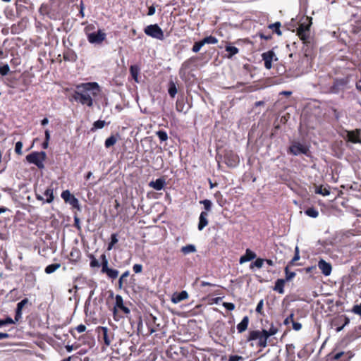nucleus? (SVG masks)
Listing matches in <instances>:
<instances>
[{
  "label": "nucleus",
  "mask_w": 361,
  "mask_h": 361,
  "mask_svg": "<svg viewBox=\"0 0 361 361\" xmlns=\"http://www.w3.org/2000/svg\"><path fill=\"white\" fill-rule=\"evenodd\" d=\"M76 89L71 96L73 99L89 107L93 106V99L87 92H91L92 95L96 97L100 92V87L96 82L80 83L76 85Z\"/></svg>",
  "instance_id": "nucleus-1"
},
{
  "label": "nucleus",
  "mask_w": 361,
  "mask_h": 361,
  "mask_svg": "<svg viewBox=\"0 0 361 361\" xmlns=\"http://www.w3.org/2000/svg\"><path fill=\"white\" fill-rule=\"evenodd\" d=\"M88 257L90 259V267L91 268H99L102 267V274H106L111 281H114L118 276L119 271L117 269L109 267V260L104 253L100 256L101 263L99 262V260L97 259L92 254H90Z\"/></svg>",
  "instance_id": "nucleus-2"
},
{
  "label": "nucleus",
  "mask_w": 361,
  "mask_h": 361,
  "mask_svg": "<svg viewBox=\"0 0 361 361\" xmlns=\"http://www.w3.org/2000/svg\"><path fill=\"white\" fill-rule=\"evenodd\" d=\"M312 25V18L309 16H302L299 21L297 35L303 44L310 43V27Z\"/></svg>",
  "instance_id": "nucleus-3"
},
{
  "label": "nucleus",
  "mask_w": 361,
  "mask_h": 361,
  "mask_svg": "<svg viewBox=\"0 0 361 361\" xmlns=\"http://www.w3.org/2000/svg\"><path fill=\"white\" fill-rule=\"evenodd\" d=\"M216 159L218 162V167H221V161H223L227 165L228 167L235 168L236 167L239 162L240 159L238 155L235 153L233 150L225 149L224 151V154L221 155L219 153L216 155Z\"/></svg>",
  "instance_id": "nucleus-4"
},
{
  "label": "nucleus",
  "mask_w": 361,
  "mask_h": 361,
  "mask_svg": "<svg viewBox=\"0 0 361 361\" xmlns=\"http://www.w3.org/2000/svg\"><path fill=\"white\" fill-rule=\"evenodd\" d=\"M348 83V77L334 78L331 85L324 87V92L326 94H338L345 91Z\"/></svg>",
  "instance_id": "nucleus-5"
},
{
  "label": "nucleus",
  "mask_w": 361,
  "mask_h": 361,
  "mask_svg": "<svg viewBox=\"0 0 361 361\" xmlns=\"http://www.w3.org/2000/svg\"><path fill=\"white\" fill-rule=\"evenodd\" d=\"M130 312V309L125 305L123 299L121 295H116L115 296V303L113 308V315L115 320L117 317H123L124 315H128Z\"/></svg>",
  "instance_id": "nucleus-6"
},
{
  "label": "nucleus",
  "mask_w": 361,
  "mask_h": 361,
  "mask_svg": "<svg viewBox=\"0 0 361 361\" xmlns=\"http://www.w3.org/2000/svg\"><path fill=\"white\" fill-rule=\"evenodd\" d=\"M97 332L98 341L103 344V348L111 345L114 338V334L111 329L106 326H98Z\"/></svg>",
  "instance_id": "nucleus-7"
},
{
  "label": "nucleus",
  "mask_w": 361,
  "mask_h": 361,
  "mask_svg": "<svg viewBox=\"0 0 361 361\" xmlns=\"http://www.w3.org/2000/svg\"><path fill=\"white\" fill-rule=\"evenodd\" d=\"M47 159V154L45 152H33L26 156V160L37 166L39 169H43L44 165L43 162Z\"/></svg>",
  "instance_id": "nucleus-8"
},
{
  "label": "nucleus",
  "mask_w": 361,
  "mask_h": 361,
  "mask_svg": "<svg viewBox=\"0 0 361 361\" xmlns=\"http://www.w3.org/2000/svg\"><path fill=\"white\" fill-rule=\"evenodd\" d=\"M268 337L264 334H262V331L253 330L249 332L247 341H251L258 339L257 346L262 348H264L267 346Z\"/></svg>",
  "instance_id": "nucleus-9"
},
{
  "label": "nucleus",
  "mask_w": 361,
  "mask_h": 361,
  "mask_svg": "<svg viewBox=\"0 0 361 361\" xmlns=\"http://www.w3.org/2000/svg\"><path fill=\"white\" fill-rule=\"evenodd\" d=\"M353 356L351 351L331 352L326 356L325 361H350Z\"/></svg>",
  "instance_id": "nucleus-10"
},
{
  "label": "nucleus",
  "mask_w": 361,
  "mask_h": 361,
  "mask_svg": "<svg viewBox=\"0 0 361 361\" xmlns=\"http://www.w3.org/2000/svg\"><path fill=\"white\" fill-rule=\"evenodd\" d=\"M145 33L157 39L163 40L164 39V35L163 30L157 24L149 25L145 27Z\"/></svg>",
  "instance_id": "nucleus-11"
},
{
  "label": "nucleus",
  "mask_w": 361,
  "mask_h": 361,
  "mask_svg": "<svg viewBox=\"0 0 361 361\" xmlns=\"http://www.w3.org/2000/svg\"><path fill=\"white\" fill-rule=\"evenodd\" d=\"M310 152L309 147L301 144L300 142H293L288 149V153L298 156L299 154L307 155Z\"/></svg>",
  "instance_id": "nucleus-12"
},
{
  "label": "nucleus",
  "mask_w": 361,
  "mask_h": 361,
  "mask_svg": "<svg viewBox=\"0 0 361 361\" xmlns=\"http://www.w3.org/2000/svg\"><path fill=\"white\" fill-rule=\"evenodd\" d=\"M345 135H343L344 139L353 144H361V129H355L353 130H345Z\"/></svg>",
  "instance_id": "nucleus-13"
},
{
  "label": "nucleus",
  "mask_w": 361,
  "mask_h": 361,
  "mask_svg": "<svg viewBox=\"0 0 361 361\" xmlns=\"http://www.w3.org/2000/svg\"><path fill=\"white\" fill-rule=\"evenodd\" d=\"M106 35L102 30L90 34L87 40L91 44H101L106 39Z\"/></svg>",
  "instance_id": "nucleus-14"
},
{
  "label": "nucleus",
  "mask_w": 361,
  "mask_h": 361,
  "mask_svg": "<svg viewBox=\"0 0 361 361\" xmlns=\"http://www.w3.org/2000/svg\"><path fill=\"white\" fill-rule=\"evenodd\" d=\"M262 58L264 63V67L268 70H270L271 68L272 62L274 61L278 60V59L273 50H269L267 52H264L262 54Z\"/></svg>",
  "instance_id": "nucleus-15"
},
{
  "label": "nucleus",
  "mask_w": 361,
  "mask_h": 361,
  "mask_svg": "<svg viewBox=\"0 0 361 361\" xmlns=\"http://www.w3.org/2000/svg\"><path fill=\"white\" fill-rule=\"evenodd\" d=\"M61 197L66 202H68L73 208L80 209L78 200L68 190H63L61 193Z\"/></svg>",
  "instance_id": "nucleus-16"
},
{
  "label": "nucleus",
  "mask_w": 361,
  "mask_h": 361,
  "mask_svg": "<svg viewBox=\"0 0 361 361\" xmlns=\"http://www.w3.org/2000/svg\"><path fill=\"white\" fill-rule=\"evenodd\" d=\"M81 258V252L77 247H72L68 255L69 262L73 264L78 263Z\"/></svg>",
  "instance_id": "nucleus-17"
},
{
  "label": "nucleus",
  "mask_w": 361,
  "mask_h": 361,
  "mask_svg": "<svg viewBox=\"0 0 361 361\" xmlns=\"http://www.w3.org/2000/svg\"><path fill=\"white\" fill-rule=\"evenodd\" d=\"M318 267L321 270L322 273L326 276H329L331 273V264L329 262H326L324 259H321L318 262Z\"/></svg>",
  "instance_id": "nucleus-18"
},
{
  "label": "nucleus",
  "mask_w": 361,
  "mask_h": 361,
  "mask_svg": "<svg viewBox=\"0 0 361 361\" xmlns=\"http://www.w3.org/2000/svg\"><path fill=\"white\" fill-rule=\"evenodd\" d=\"M29 302V300L25 298L17 304L15 312V320L18 322L22 318V310L25 305Z\"/></svg>",
  "instance_id": "nucleus-19"
},
{
  "label": "nucleus",
  "mask_w": 361,
  "mask_h": 361,
  "mask_svg": "<svg viewBox=\"0 0 361 361\" xmlns=\"http://www.w3.org/2000/svg\"><path fill=\"white\" fill-rule=\"evenodd\" d=\"M257 257V255L255 252L252 251L250 249H247L245 250V255L241 256L239 259V263L240 264H244L247 262H250L254 259H255Z\"/></svg>",
  "instance_id": "nucleus-20"
},
{
  "label": "nucleus",
  "mask_w": 361,
  "mask_h": 361,
  "mask_svg": "<svg viewBox=\"0 0 361 361\" xmlns=\"http://www.w3.org/2000/svg\"><path fill=\"white\" fill-rule=\"evenodd\" d=\"M188 298V293L185 290H182L180 293L176 292L171 296V302L177 304Z\"/></svg>",
  "instance_id": "nucleus-21"
},
{
  "label": "nucleus",
  "mask_w": 361,
  "mask_h": 361,
  "mask_svg": "<svg viewBox=\"0 0 361 361\" xmlns=\"http://www.w3.org/2000/svg\"><path fill=\"white\" fill-rule=\"evenodd\" d=\"M208 213L207 212H202L199 217L198 230L202 231L209 224Z\"/></svg>",
  "instance_id": "nucleus-22"
},
{
  "label": "nucleus",
  "mask_w": 361,
  "mask_h": 361,
  "mask_svg": "<svg viewBox=\"0 0 361 361\" xmlns=\"http://www.w3.org/2000/svg\"><path fill=\"white\" fill-rule=\"evenodd\" d=\"M63 60L66 61L75 62L78 59L76 53L71 49H68L63 54Z\"/></svg>",
  "instance_id": "nucleus-23"
},
{
  "label": "nucleus",
  "mask_w": 361,
  "mask_h": 361,
  "mask_svg": "<svg viewBox=\"0 0 361 361\" xmlns=\"http://www.w3.org/2000/svg\"><path fill=\"white\" fill-rule=\"evenodd\" d=\"M166 185V180L164 178H159L154 181H150L149 186L154 188L156 190H161L164 188Z\"/></svg>",
  "instance_id": "nucleus-24"
},
{
  "label": "nucleus",
  "mask_w": 361,
  "mask_h": 361,
  "mask_svg": "<svg viewBox=\"0 0 361 361\" xmlns=\"http://www.w3.org/2000/svg\"><path fill=\"white\" fill-rule=\"evenodd\" d=\"M286 281L284 279H279L275 281L274 286L273 287V290L279 293V294L284 293V286Z\"/></svg>",
  "instance_id": "nucleus-25"
},
{
  "label": "nucleus",
  "mask_w": 361,
  "mask_h": 361,
  "mask_svg": "<svg viewBox=\"0 0 361 361\" xmlns=\"http://www.w3.org/2000/svg\"><path fill=\"white\" fill-rule=\"evenodd\" d=\"M225 50L228 53L226 57L231 59L234 55L239 52L238 48L232 46L230 42H226Z\"/></svg>",
  "instance_id": "nucleus-26"
},
{
  "label": "nucleus",
  "mask_w": 361,
  "mask_h": 361,
  "mask_svg": "<svg viewBox=\"0 0 361 361\" xmlns=\"http://www.w3.org/2000/svg\"><path fill=\"white\" fill-rule=\"evenodd\" d=\"M130 272L129 271H126L124 273L121 274L118 281V288L123 289L127 286L128 281L127 278L129 276Z\"/></svg>",
  "instance_id": "nucleus-27"
},
{
  "label": "nucleus",
  "mask_w": 361,
  "mask_h": 361,
  "mask_svg": "<svg viewBox=\"0 0 361 361\" xmlns=\"http://www.w3.org/2000/svg\"><path fill=\"white\" fill-rule=\"evenodd\" d=\"M281 27V23L279 21L274 23L269 24L267 26L268 29L272 31V34H276L278 36H281L282 35Z\"/></svg>",
  "instance_id": "nucleus-28"
},
{
  "label": "nucleus",
  "mask_w": 361,
  "mask_h": 361,
  "mask_svg": "<svg viewBox=\"0 0 361 361\" xmlns=\"http://www.w3.org/2000/svg\"><path fill=\"white\" fill-rule=\"evenodd\" d=\"M249 324V317L247 316H245L242 321L237 325V330L238 333L244 332L248 326Z\"/></svg>",
  "instance_id": "nucleus-29"
},
{
  "label": "nucleus",
  "mask_w": 361,
  "mask_h": 361,
  "mask_svg": "<svg viewBox=\"0 0 361 361\" xmlns=\"http://www.w3.org/2000/svg\"><path fill=\"white\" fill-rule=\"evenodd\" d=\"M119 137H120V135H119V134L117 133L116 135H112L110 137H109L108 138H106L104 142L105 147L110 148L111 147L114 146L116 143L118 138H119Z\"/></svg>",
  "instance_id": "nucleus-30"
},
{
  "label": "nucleus",
  "mask_w": 361,
  "mask_h": 361,
  "mask_svg": "<svg viewBox=\"0 0 361 361\" xmlns=\"http://www.w3.org/2000/svg\"><path fill=\"white\" fill-rule=\"evenodd\" d=\"M130 73L132 77V78L135 80L136 82H139L138 76L140 73V68L137 65H132L130 67Z\"/></svg>",
  "instance_id": "nucleus-31"
},
{
  "label": "nucleus",
  "mask_w": 361,
  "mask_h": 361,
  "mask_svg": "<svg viewBox=\"0 0 361 361\" xmlns=\"http://www.w3.org/2000/svg\"><path fill=\"white\" fill-rule=\"evenodd\" d=\"M24 27L22 21L18 22V23L13 24L11 27V32L13 35H17L23 32Z\"/></svg>",
  "instance_id": "nucleus-32"
},
{
  "label": "nucleus",
  "mask_w": 361,
  "mask_h": 361,
  "mask_svg": "<svg viewBox=\"0 0 361 361\" xmlns=\"http://www.w3.org/2000/svg\"><path fill=\"white\" fill-rule=\"evenodd\" d=\"M196 251V247L192 244L183 246L180 249V252L185 255H188L190 253L195 252Z\"/></svg>",
  "instance_id": "nucleus-33"
},
{
  "label": "nucleus",
  "mask_w": 361,
  "mask_h": 361,
  "mask_svg": "<svg viewBox=\"0 0 361 361\" xmlns=\"http://www.w3.org/2000/svg\"><path fill=\"white\" fill-rule=\"evenodd\" d=\"M44 196L47 197L45 200V202L47 203H51L54 201V190L51 187L46 189V190L44 192Z\"/></svg>",
  "instance_id": "nucleus-34"
},
{
  "label": "nucleus",
  "mask_w": 361,
  "mask_h": 361,
  "mask_svg": "<svg viewBox=\"0 0 361 361\" xmlns=\"http://www.w3.org/2000/svg\"><path fill=\"white\" fill-rule=\"evenodd\" d=\"M5 17L10 20L15 19V13L13 9L10 6H6L4 11Z\"/></svg>",
  "instance_id": "nucleus-35"
},
{
  "label": "nucleus",
  "mask_w": 361,
  "mask_h": 361,
  "mask_svg": "<svg viewBox=\"0 0 361 361\" xmlns=\"http://www.w3.org/2000/svg\"><path fill=\"white\" fill-rule=\"evenodd\" d=\"M61 267L60 263L51 264L46 267L44 271L47 274L54 273L56 270Z\"/></svg>",
  "instance_id": "nucleus-36"
},
{
  "label": "nucleus",
  "mask_w": 361,
  "mask_h": 361,
  "mask_svg": "<svg viewBox=\"0 0 361 361\" xmlns=\"http://www.w3.org/2000/svg\"><path fill=\"white\" fill-rule=\"evenodd\" d=\"M305 214L312 218H317L319 216V212L314 207H309L305 210Z\"/></svg>",
  "instance_id": "nucleus-37"
},
{
  "label": "nucleus",
  "mask_w": 361,
  "mask_h": 361,
  "mask_svg": "<svg viewBox=\"0 0 361 361\" xmlns=\"http://www.w3.org/2000/svg\"><path fill=\"white\" fill-rule=\"evenodd\" d=\"M289 267H290L289 265H287L284 269V271H285V274H286V278L284 279L286 281H291L296 275V274L295 272L290 271Z\"/></svg>",
  "instance_id": "nucleus-38"
},
{
  "label": "nucleus",
  "mask_w": 361,
  "mask_h": 361,
  "mask_svg": "<svg viewBox=\"0 0 361 361\" xmlns=\"http://www.w3.org/2000/svg\"><path fill=\"white\" fill-rule=\"evenodd\" d=\"M315 192L317 194L322 195L323 196H327L330 194V190H329V188L323 187V185H320L316 188Z\"/></svg>",
  "instance_id": "nucleus-39"
},
{
  "label": "nucleus",
  "mask_w": 361,
  "mask_h": 361,
  "mask_svg": "<svg viewBox=\"0 0 361 361\" xmlns=\"http://www.w3.org/2000/svg\"><path fill=\"white\" fill-rule=\"evenodd\" d=\"M168 92H169V95L172 98H173L175 97V95L176 94V93H177L176 85V84L173 81H171L169 82V84Z\"/></svg>",
  "instance_id": "nucleus-40"
},
{
  "label": "nucleus",
  "mask_w": 361,
  "mask_h": 361,
  "mask_svg": "<svg viewBox=\"0 0 361 361\" xmlns=\"http://www.w3.org/2000/svg\"><path fill=\"white\" fill-rule=\"evenodd\" d=\"M118 235L116 233H112L111 235V241L108 244L107 250H111L114 246L118 243Z\"/></svg>",
  "instance_id": "nucleus-41"
},
{
  "label": "nucleus",
  "mask_w": 361,
  "mask_h": 361,
  "mask_svg": "<svg viewBox=\"0 0 361 361\" xmlns=\"http://www.w3.org/2000/svg\"><path fill=\"white\" fill-rule=\"evenodd\" d=\"M185 106V102H184V99L183 98L178 99L176 100V109L177 111H178V112L184 111Z\"/></svg>",
  "instance_id": "nucleus-42"
},
{
  "label": "nucleus",
  "mask_w": 361,
  "mask_h": 361,
  "mask_svg": "<svg viewBox=\"0 0 361 361\" xmlns=\"http://www.w3.org/2000/svg\"><path fill=\"white\" fill-rule=\"evenodd\" d=\"M278 332V329L273 325L271 326L269 330H262V334H264L266 336L269 338L271 336L275 335Z\"/></svg>",
  "instance_id": "nucleus-43"
},
{
  "label": "nucleus",
  "mask_w": 361,
  "mask_h": 361,
  "mask_svg": "<svg viewBox=\"0 0 361 361\" xmlns=\"http://www.w3.org/2000/svg\"><path fill=\"white\" fill-rule=\"evenodd\" d=\"M264 259L262 258H257L255 262H252L250 265V269H252L255 267L260 269L262 267Z\"/></svg>",
  "instance_id": "nucleus-44"
},
{
  "label": "nucleus",
  "mask_w": 361,
  "mask_h": 361,
  "mask_svg": "<svg viewBox=\"0 0 361 361\" xmlns=\"http://www.w3.org/2000/svg\"><path fill=\"white\" fill-rule=\"evenodd\" d=\"M202 44H204V45L205 44H214L218 42V39L215 37L210 35V36L206 37L204 39H202Z\"/></svg>",
  "instance_id": "nucleus-45"
},
{
  "label": "nucleus",
  "mask_w": 361,
  "mask_h": 361,
  "mask_svg": "<svg viewBox=\"0 0 361 361\" xmlns=\"http://www.w3.org/2000/svg\"><path fill=\"white\" fill-rule=\"evenodd\" d=\"M106 123L104 121L98 120L93 123V127L91 128V131H94L97 129H102L104 127Z\"/></svg>",
  "instance_id": "nucleus-46"
},
{
  "label": "nucleus",
  "mask_w": 361,
  "mask_h": 361,
  "mask_svg": "<svg viewBox=\"0 0 361 361\" xmlns=\"http://www.w3.org/2000/svg\"><path fill=\"white\" fill-rule=\"evenodd\" d=\"M95 25L94 24H88L84 28V31L85 35H87V38L88 37L90 34L94 32Z\"/></svg>",
  "instance_id": "nucleus-47"
},
{
  "label": "nucleus",
  "mask_w": 361,
  "mask_h": 361,
  "mask_svg": "<svg viewBox=\"0 0 361 361\" xmlns=\"http://www.w3.org/2000/svg\"><path fill=\"white\" fill-rule=\"evenodd\" d=\"M156 134L161 142H164L168 140V135L164 130H159L156 133Z\"/></svg>",
  "instance_id": "nucleus-48"
},
{
  "label": "nucleus",
  "mask_w": 361,
  "mask_h": 361,
  "mask_svg": "<svg viewBox=\"0 0 361 361\" xmlns=\"http://www.w3.org/2000/svg\"><path fill=\"white\" fill-rule=\"evenodd\" d=\"M10 72V68L8 64H4L0 66V75L6 76Z\"/></svg>",
  "instance_id": "nucleus-49"
},
{
  "label": "nucleus",
  "mask_w": 361,
  "mask_h": 361,
  "mask_svg": "<svg viewBox=\"0 0 361 361\" xmlns=\"http://www.w3.org/2000/svg\"><path fill=\"white\" fill-rule=\"evenodd\" d=\"M200 203L204 205V208L205 209L204 212H207L208 213V212L211 211L212 204L210 200H204L200 201Z\"/></svg>",
  "instance_id": "nucleus-50"
},
{
  "label": "nucleus",
  "mask_w": 361,
  "mask_h": 361,
  "mask_svg": "<svg viewBox=\"0 0 361 361\" xmlns=\"http://www.w3.org/2000/svg\"><path fill=\"white\" fill-rule=\"evenodd\" d=\"M300 259V254H299V250L298 247H295V255L293 259L288 262V265L289 266H293L295 265V262Z\"/></svg>",
  "instance_id": "nucleus-51"
},
{
  "label": "nucleus",
  "mask_w": 361,
  "mask_h": 361,
  "mask_svg": "<svg viewBox=\"0 0 361 361\" xmlns=\"http://www.w3.org/2000/svg\"><path fill=\"white\" fill-rule=\"evenodd\" d=\"M203 46H204V44H202V40H200L199 42H195L193 47L192 48V51L195 53H197L200 50V49Z\"/></svg>",
  "instance_id": "nucleus-52"
},
{
  "label": "nucleus",
  "mask_w": 361,
  "mask_h": 361,
  "mask_svg": "<svg viewBox=\"0 0 361 361\" xmlns=\"http://www.w3.org/2000/svg\"><path fill=\"white\" fill-rule=\"evenodd\" d=\"M257 35L261 38V39H265V40H271L272 39V34H265L264 32L260 31L257 33Z\"/></svg>",
  "instance_id": "nucleus-53"
},
{
  "label": "nucleus",
  "mask_w": 361,
  "mask_h": 361,
  "mask_svg": "<svg viewBox=\"0 0 361 361\" xmlns=\"http://www.w3.org/2000/svg\"><path fill=\"white\" fill-rule=\"evenodd\" d=\"M22 148L23 142L20 141L17 142L15 146V152L18 155L22 154Z\"/></svg>",
  "instance_id": "nucleus-54"
},
{
  "label": "nucleus",
  "mask_w": 361,
  "mask_h": 361,
  "mask_svg": "<svg viewBox=\"0 0 361 361\" xmlns=\"http://www.w3.org/2000/svg\"><path fill=\"white\" fill-rule=\"evenodd\" d=\"M294 313H291L288 317H287L284 321H283V324L285 325H288L290 323H293L294 322Z\"/></svg>",
  "instance_id": "nucleus-55"
},
{
  "label": "nucleus",
  "mask_w": 361,
  "mask_h": 361,
  "mask_svg": "<svg viewBox=\"0 0 361 361\" xmlns=\"http://www.w3.org/2000/svg\"><path fill=\"white\" fill-rule=\"evenodd\" d=\"M263 306H264V301H263V300H261L258 302V304H257V307H256V310H256V312H257V313H259V314H263V311H262V310H263Z\"/></svg>",
  "instance_id": "nucleus-56"
},
{
  "label": "nucleus",
  "mask_w": 361,
  "mask_h": 361,
  "mask_svg": "<svg viewBox=\"0 0 361 361\" xmlns=\"http://www.w3.org/2000/svg\"><path fill=\"white\" fill-rule=\"evenodd\" d=\"M352 312L361 317V304L354 305L352 309Z\"/></svg>",
  "instance_id": "nucleus-57"
},
{
  "label": "nucleus",
  "mask_w": 361,
  "mask_h": 361,
  "mask_svg": "<svg viewBox=\"0 0 361 361\" xmlns=\"http://www.w3.org/2000/svg\"><path fill=\"white\" fill-rule=\"evenodd\" d=\"M133 270L135 274L141 273L142 271V266L140 264H135L133 267Z\"/></svg>",
  "instance_id": "nucleus-58"
},
{
  "label": "nucleus",
  "mask_w": 361,
  "mask_h": 361,
  "mask_svg": "<svg viewBox=\"0 0 361 361\" xmlns=\"http://www.w3.org/2000/svg\"><path fill=\"white\" fill-rule=\"evenodd\" d=\"M243 359L244 358L240 355H231L229 357L228 361H243Z\"/></svg>",
  "instance_id": "nucleus-59"
},
{
  "label": "nucleus",
  "mask_w": 361,
  "mask_h": 361,
  "mask_svg": "<svg viewBox=\"0 0 361 361\" xmlns=\"http://www.w3.org/2000/svg\"><path fill=\"white\" fill-rule=\"evenodd\" d=\"M74 226L78 230H80L81 229L80 221V219L78 218V216L77 215L74 216Z\"/></svg>",
  "instance_id": "nucleus-60"
},
{
  "label": "nucleus",
  "mask_w": 361,
  "mask_h": 361,
  "mask_svg": "<svg viewBox=\"0 0 361 361\" xmlns=\"http://www.w3.org/2000/svg\"><path fill=\"white\" fill-rule=\"evenodd\" d=\"M223 306L228 310H233L235 309V305L231 302H224Z\"/></svg>",
  "instance_id": "nucleus-61"
},
{
  "label": "nucleus",
  "mask_w": 361,
  "mask_h": 361,
  "mask_svg": "<svg viewBox=\"0 0 361 361\" xmlns=\"http://www.w3.org/2000/svg\"><path fill=\"white\" fill-rule=\"evenodd\" d=\"M292 326H293V329L295 330V331H300L301 329H302V324L298 322H295L294 321L293 323H292Z\"/></svg>",
  "instance_id": "nucleus-62"
},
{
  "label": "nucleus",
  "mask_w": 361,
  "mask_h": 361,
  "mask_svg": "<svg viewBox=\"0 0 361 361\" xmlns=\"http://www.w3.org/2000/svg\"><path fill=\"white\" fill-rule=\"evenodd\" d=\"M75 330L78 333L84 332L86 330V326L84 324H80L75 327Z\"/></svg>",
  "instance_id": "nucleus-63"
},
{
  "label": "nucleus",
  "mask_w": 361,
  "mask_h": 361,
  "mask_svg": "<svg viewBox=\"0 0 361 361\" xmlns=\"http://www.w3.org/2000/svg\"><path fill=\"white\" fill-rule=\"evenodd\" d=\"M154 13H155V6L152 5L148 8L147 15L153 16Z\"/></svg>",
  "instance_id": "nucleus-64"
}]
</instances>
